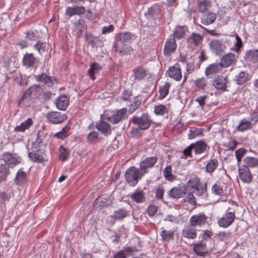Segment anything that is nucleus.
Instances as JSON below:
<instances>
[{
    "instance_id": "32",
    "label": "nucleus",
    "mask_w": 258,
    "mask_h": 258,
    "mask_svg": "<svg viewBox=\"0 0 258 258\" xmlns=\"http://www.w3.org/2000/svg\"><path fill=\"white\" fill-rule=\"evenodd\" d=\"M199 10L202 13L206 12L211 7L210 0H199L198 3Z\"/></svg>"
},
{
    "instance_id": "29",
    "label": "nucleus",
    "mask_w": 258,
    "mask_h": 258,
    "mask_svg": "<svg viewBox=\"0 0 258 258\" xmlns=\"http://www.w3.org/2000/svg\"><path fill=\"white\" fill-rule=\"evenodd\" d=\"M33 121L31 118H29L24 122H22L20 125H17L14 130L16 132H23L26 130L28 129L32 124Z\"/></svg>"
},
{
    "instance_id": "64",
    "label": "nucleus",
    "mask_w": 258,
    "mask_h": 258,
    "mask_svg": "<svg viewBox=\"0 0 258 258\" xmlns=\"http://www.w3.org/2000/svg\"><path fill=\"white\" fill-rule=\"evenodd\" d=\"M207 98V96L206 95L199 96L195 99V101L197 102L201 107H203L205 105V101Z\"/></svg>"
},
{
    "instance_id": "3",
    "label": "nucleus",
    "mask_w": 258,
    "mask_h": 258,
    "mask_svg": "<svg viewBox=\"0 0 258 258\" xmlns=\"http://www.w3.org/2000/svg\"><path fill=\"white\" fill-rule=\"evenodd\" d=\"M132 121L137 125L140 130H142L148 129L151 123V120L148 115L145 113H143L140 117H133Z\"/></svg>"
},
{
    "instance_id": "2",
    "label": "nucleus",
    "mask_w": 258,
    "mask_h": 258,
    "mask_svg": "<svg viewBox=\"0 0 258 258\" xmlns=\"http://www.w3.org/2000/svg\"><path fill=\"white\" fill-rule=\"evenodd\" d=\"M39 88L37 86L30 87L23 94L18 102L21 107H26L30 105L32 102L33 96L36 95Z\"/></svg>"
},
{
    "instance_id": "56",
    "label": "nucleus",
    "mask_w": 258,
    "mask_h": 258,
    "mask_svg": "<svg viewBox=\"0 0 258 258\" xmlns=\"http://www.w3.org/2000/svg\"><path fill=\"white\" fill-rule=\"evenodd\" d=\"M141 101L137 97L134 98V101L131 104L129 108V111L133 113L140 105Z\"/></svg>"
},
{
    "instance_id": "43",
    "label": "nucleus",
    "mask_w": 258,
    "mask_h": 258,
    "mask_svg": "<svg viewBox=\"0 0 258 258\" xmlns=\"http://www.w3.org/2000/svg\"><path fill=\"white\" fill-rule=\"evenodd\" d=\"M9 165L7 164H2L0 167V180H4L9 174Z\"/></svg>"
},
{
    "instance_id": "49",
    "label": "nucleus",
    "mask_w": 258,
    "mask_h": 258,
    "mask_svg": "<svg viewBox=\"0 0 258 258\" xmlns=\"http://www.w3.org/2000/svg\"><path fill=\"white\" fill-rule=\"evenodd\" d=\"M203 184V183L200 182V179L199 178L194 177L188 180L187 185L190 187L192 190L196 189Z\"/></svg>"
},
{
    "instance_id": "35",
    "label": "nucleus",
    "mask_w": 258,
    "mask_h": 258,
    "mask_svg": "<svg viewBox=\"0 0 258 258\" xmlns=\"http://www.w3.org/2000/svg\"><path fill=\"white\" fill-rule=\"evenodd\" d=\"M42 152H30L28 157L34 162L42 163L44 161V158L41 154Z\"/></svg>"
},
{
    "instance_id": "36",
    "label": "nucleus",
    "mask_w": 258,
    "mask_h": 258,
    "mask_svg": "<svg viewBox=\"0 0 258 258\" xmlns=\"http://www.w3.org/2000/svg\"><path fill=\"white\" fill-rule=\"evenodd\" d=\"M96 127L104 134H110V125L105 121L101 120L100 122L96 125Z\"/></svg>"
},
{
    "instance_id": "30",
    "label": "nucleus",
    "mask_w": 258,
    "mask_h": 258,
    "mask_svg": "<svg viewBox=\"0 0 258 258\" xmlns=\"http://www.w3.org/2000/svg\"><path fill=\"white\" fill-rule=\"evenodd\" d=\"M248 78V73L244 71H241L235 76L234 81L236 84L242 85L247 81Z\"/></svg>"
},
{
    "instance_id": "9",
    "label": "nucleus",
    "mask_w": 258,
    "mask_h": 258,
    "mask_svg": "<svg viewBox=\"0 0 258 258\" xmlns=\"http://www.w3.org/2000/svg\"><path fill=\"white\" fill-rule=\"evenodd\" d=\"M222 69L219 63H212L206 68L205 74L208 78H212L215 75L220 73Z\"/></svg>"
},
{
    "instance_id": "31",
    "label": "nucleus",
    "mask_w": 258,
    "mask_h": 258,
    "mask_svg": "<svg viewBox=\"0 0 258 258\" xmlns=\"http://www.w3.org/2000/svg\"><path fill=\"white\" fill-rule=\"evenodd\" d=\"M187 28L186 26H176L174 31V37L177 39H180L184 37Z\"/></svg>"
},
{
    "instance_id": "10",
    "label": "nucleus",
    "mask_w": 258,
    "mask_h": 258,
    "mask_svg": "<svg viewBox=\"0 0 258 258\" xmlns=\"http://www.w3.org/2000/svg\"><path fill=\"white\" fill-rule=\"evenodd\" d=\"M209 46L212 50L217 55L224 52L226 48V45L223 44L220 41L216 39L210 41Z\"/></svg>"
},
{
    "instance_id": "1",
    "label": "nucleus",
    "mask_w": 258,
    "mask_h": 258,
    "mask_svg": "<svg viewBox=\"0 0 258 258\" xmlns=\"http://www.w3.org/2000/svg\"><path fill=\"white\" fill-rule=\"evenodd\" d=\"M144 175L140 168L134 166L128 168L125 173V178L127 182L131 186H135L139 179Z\"/></svg>"
},
{
    "instance_id": "20",
    "label": "nucleus",
    "mask_w": 258,
    "mask_h": 258,
    "mask_svg": "<svg viewBox=\"0 0 258 258\" xmlns=\"http://www.w3.org/2000/svg\"><path fill=\"white\" fill-rule=\"evenodd\" d=\"M194 251L198 255L203 256L207 253L206 243L203 241H199L193 245Z\"/></svg>"
},
{
    "instance_id": "39",
    "label": "nucleus",
    "mask_w": 258,
    "mask_h": 258,
    "mask_svg": "<svg viewBox=\"0 0 258 258\" xmlns=\"http://www.w3.org/2000/svg\"><path fill=\"white\" fill-rule=\"evenodd\" d=\"M244 166L247 168H253L258 166V159L253 157H247L244 159Z\"/></svg>"
},
{
    "instance_id": "51",
    "label": "nucleus",
    "mask_w": 258,
    "mask_h": 258,
    "mask_svg": "<svg viewBox=\"0 0 258 258\" xmlns=\"http://www.w3.org/2000/svg\"><path fill=\"white\" fill-rule=\"evenodd\" d=\"M192 192H187L186 193L185 197L183 199L185 202H187L191 205H195L196 204V201L195 197Z\"/></svg>"
},
{
    "instance_id": "11",
    "label": "nucleus",
    "mask_w": 258,
    "mask_h": 258,
    "mask_svg": "<svg viewBox=\"0 0 258 258\" xmlns=\"http://www.w3.org/2000/svg\"><path fill=\"white\" fill-rule=\"evenodd\" d=\"M185 194L186 188L183 186L173 187L168 192L169 197L173 199L181 198Z\"/></svg>"
},
{
    "instance_id": "58",
    "label": "nucleus",
    "mask_w": 258,
    "mask_h": 258,
    "mask_svg": "<svg viewBox=\"0 0 258 258\" xmlns=\"http://www.w3.org/2000/svg\"><path fill=\"white\" fill-rule=\"evenodd\" d=\"M231 236L230 233L228 232H220L217 234V238L221 241L227 240Z\"/></svg>"
},
{
    "instance_id": "19",
    "label": "nucleus",
    "mask_w": 258,
    "mask_h": 258,
    "mask_svg": "<svg viewBox=\"0 0 258 258\" xmlns=\"http://www.w3.org/2000/svg\"><path fill=\"white\" fill-rule=\"evenodd\" d=\"M44 133L39 131L37 134L38 141L34 143L32 145V152H42L43 150L44 145L42 144L41 140L39 141L40 137H45Z\"/></svg>"
},
{
    "instance_id": "59",
    "label": "nucleus",
    "mask_w": 258,
    "mask_h": 258,
    "mask_svg": "<svg viewBox=\"0 0 258 258\" xmlns=\"http://www.w3.org/2000/svg\"><path fill=\"white\" fill-rule=\"evenodd\" d=\"M60 159L61 161L66 160L69 156L68 150L62 146H60L59 148Z\"/></svg>"
},
{
    "instance_id": "60",
    "label": "nucleus",
    "mask_w": 258,
    "mask_h": 258,
    "mask_svg": "<svg viewBox=\"0 0 258 258\" xmlns=\"http://www.w3.org/2000/svg\"><path fill=\"white\" fill-rule=\"evenodd\" d=\"M196 86L200 89H204L207 85V81L204 78L199 79L195 81Z\"/></svg>"
},
{
    "instance_id": "61",
    "label": "nucleus",
    "mask_w": 258,
    "mask_h": 258,
    "mask_svg": "<svg viewBox=\"0 0 258 258\" xmlns=\"http://www.w3.org/2000/svg\"><path fill=\"white\" fill-rule=\"evenodd\" d=\"M121 250L122 251H123V253L124 255L125 256V257L126 258L127 257L132 255V254L136 250V249L134 247L131 248L130 247H126Z\"/></svg>"
},
{
    "instance_id": "13",
    "label": "nucleus",
    "mask_w": 258,
    "mask_h": 258,
    "mask_svg": "<svg viewBox=\"0 0 258 258\" xmlns=\"http://www.w3.org/2000/svg\"><path fill=\"white\" fill-rule=\"evenodd\" d=\"M176 47L177 45L174 38L168 39L165 44L164 53L167 55H170L175 51Z\"/></svg>"
},
{
    "instance_id": "7",
    "label": "nucleus",
    "mask_w": 258,
    "mask_h": 258,
    "mask_svg": "<svg viewBox=\"0 0 258 258\" xmlns=\"http://www.w3.org/2000/svg\"><path fill=\"white\" fill-rule=\"evenodd\" d=\"M157 161V157L156 156H152L146 157L145 159L142 160L140 163V169L145 174L148 172V169L152 168Z\"/></svg>"
},
{
    "instance_id": "52",
    "label": "nucleus",
    "mask_w": 258,
    "mask_h": 258,
    "mask_svg": "<svg viewBox=\"0 0 258 258\" xmlns=\"http://www.w3.org/2000/svg\"><path fill=\"white\" fill-rule=\"evenodd\" d=\"M69 128L66 125L65 127H63L61 131L56 133L54 134V137L60 138L61 139H63L67 137L68 136Z\"/></svg>"
},
{
    "instance_id": "48",
    "label": "nucleus",
    "mask_w": 258,
    "mask_h": 258,
    "mask_svg": "<svg viewBox=\"0 0 258 258\" xmlns=\"http://www.w3.org/2000/svg\"><path fill=\"white\" fill-rule=\"evenodd\" d=\"M170 87V84L168 82H166L165 84L161 86L159 89V98L162 99L164 98L168 94L169 89Z\"/></svg>"
},
{
    "instance_id": "17",
    "label": "nucleus",
    "mask_w": 258,
    "mask_h": 258,
    "mask_svg": "<svg viewBox=\"0 0 258 258\" xmlns=\"http://www.w3.org/2000/svg\"><path fill=\"white\" fill-rule=\"evenodd\" d=\"M169 77L175 81H179L182 77L181 70L178 64H176L170 67L168 70Z\"/></svg>"
},
{
    "instance_id": "42",
    "label": "nucleus",
    "mask_w": 258,
    "mask_h": 258,
    "mask_svg": "<svg viewBox=\"0 0 258 258\" xmlns=\"http://www.w3.org/2000/svg\"><path fill=\"white\" fill-rule=\"evenodd\" d=\"M218 161L216 159L211 160L206 165V171L208 173H212L217 167Z\"/></svg>"
},
{
    "instance_id": "40",
    "label": "nucleus",
    "mask_w": 258,
    "mask_h": 258,
    "mask_svg": "<svg viewBox=\"0 0 258 258\" xmlns=\"http://www.w3.org/2000/svg\"><path fill=\"white\" fill-rule=\"evenodd\" d=\"M35 61V58L33 56L32 54H26L24 56L23 58V64L27 67H30L33 66V64Z\"/></svg>"
},
{
    "instance_id": "4",
    "label": "nucleus",
    "mask_w": 258,
    "mask_h": 258,
    "mask_svg": "<svg viewBox=\"0 0 258 258\" xmlns=\"http://www.w3.org/2000/svg\"><path fill=\"white\" fill-rule=\"evenodd\" d=\"M208 217L204 213H200L191 216L189 219V224L196 227H202L208 222Z\"/></svg>"
},
{
    "instance_id": "16",
    "label": "nucleus",
    "mask_w": 258,
    "mask_h": 258,
    "mask_svg": "<svg viewBox=\"0 0 258 258\" xmlns=\"http://www.w3.org/2000/svg\"><path fill=\"white\" fill-rule=\"evenodd\" d=\"M201 17V23L205 25H209L212 24L217 18L216 14L211 12L203 13Z\"/></svg>"
},
{
    "instance_id": "45",
    "label": "nucleus",
    "mask_w": 258,
    "mask_h": 258,
    "mask_svg": "<svg viewBox=\"0 0 258 258\" xmlns=\"http://www.w3.org/2000/svg\"><path fill=\"white\" fill-rule=\"evenodd\" d=\"M161 236L163 241H168L173 239L174 237V231L173 230H166L162 229L161 232Z\"/></svg>"
},
{
    "instance_id": "24",
    "label": "nucleus",
    "mask_w": 258,
    "mask_h": 258,
    "mask_svg": "<svg viewBox=\"0 0 258 258\" xmlns=\"http://www.w3.org/2000/svg\"><path fill=\"white\" fill-rule=\"evenodd\" d=\"M69 103V100L68 98L65 95L59 96L56 102V105L57 108L61 110H65Z\"/></svg>"
},
{
    "instance_id": "5",
    "label": "nucleus",
    "mask_w": 258,
    "mask_h": 258,
    "mask_svg": "<svg viewBox=\"0 0 258 258\" xmlns=\"http://www.w3.org/2000/svg\"><path fill=\"white\" fill-rule=\"evenodd\" d=\"M126 113L127 109L126 108H122L113 114L111 116L106 117V116L104 115L103 117H101V119H107L112 123H117L127 117Z\"/></svg>"
},
{
    "instance_id": "22",
    "label": "nucleus",
    "mask_w": 258,
    "mask_h": 258,
    "mask_svg": "<svg viewBox=\"0 0 258 258\" xmlns=\"http://www.w3.org/2000/svg\"><path fill=\"white\" fill-rule=\"evenodd\" d=\"M3 159L5 162V164H7L10 166H15L20 163V161L14 155L10 153H6L3 155Z\"/></svg>"
},
{
    "instance_id": "62",
    "label": "nucleus",
    "mask_w": 258,
    "mask_h": 258,
    "mask_svg": "<svg viewBox=\"0 0 258 258\" xmlns=\"http://www.w3.org/2000/svg\"><path fill=\"white\" fill-rule=\"evenodd\" d=\"M98 134L96 132H91L87 136V140L89 142H94L97 140Z\"/></svg>"
},
{
    "instance_id": "41",
    "label": "nucleus",
    "mask_w": 258,
    "mask_h": 258,
    "mask_svg": "<svg viewBox=\"0 0 258 258\" xmlns=\"http://www.w3.org/2000/svg\"><path fill=\"white\" fill-rule=\"evenodd\" d=\"M26 180V173L22 169L19 170L15 178V182L17 184H20L24 183Z\"/></svg>"
},
{
    "instance_id": "46",
    "label": "nucleus",
    "mask_w": 258,
    "mask_h": 258,
    "mask_svg": "<svg viewBox=\"0 0 258 258\" xmlns=\"http://www.w3.org/2000/svg\"><path fill=\"white\" fill-rule=\"evenodd\" d=\"M128 215L127 211L124 209H120L115 211L113 214V217L117 220H121Z\"/></svg>"
},
{
    "instance_id": "63",
    "label": "nucleus",
    "mask_w": 258,
    "mask_h": 258,
    "mask_svg": "<svg viewBox=\"0 0 258 258\" xmlns=\"http://www.w3.org/2000/svg\"><path fill=\"white\" fill-rule=\"evenodd\" d=\"M46 44L42 42H38L35 45V48L38 50L39 53H42L45 50Z\"/></svg>"
},
{
    "instance_id": "27",
    "label": "nucleus",
    "mask_w": 258,
    "mask_h": 258,
    "mask_svg": "<svg viewBox=\"0 0 258 258\" xmlns=\"http://www.w3.org/2000/svg\"><path fill=\"white\" fill-rule=\"evenodd\" d=\"M101 70V67L99 64L94 62L91 64L88 71V74L92 80H94L96 79L95 75L97 74Z\"/></svg>"
},
{
    "instance_id": "38",
    "label": "nucleus",
    "mask_w": 258,
    "mask_h": 258,
    "mask_svg": "<svg viewBox=\"0 0 258 258\" xmlns=\"http://www.w3.org/2000/svg\"><path fill=\"white\" fill-rule=\"evenodd\" d=\"M134 37V35L130 32H124L119 34L117 39L118 42L121 44L127 42Z\"/></svg>"
},
{
    "instance_id": "26",
    "label": "nucleus",
    "mask_w": 258,
    "mask_h": 258,
    "mask_svg": "<svg viewBox=\"0 0 258 258\" xmlns=\"http://www.w3.org/2000/svg\"><path fill=\"white\" fill-rule=\"evenodd\" d=\"M131 199L137 203H142L145 201V196L143 191L136 189L130 196Z\"/></svg>"
},
{
    "instance_id": "37",
    "label": "nucleus",
    "mask_w": 258,
    "mask_h": 258,
    "mask_svg": "<svg viewBox=\"0 0 258 258\" xmlns=\"http://www.w3.org/2000/svg\"><path fill=\"white\" fill-rule=\"evenodd\" d=\"M147 74V71L141 67H138L134 70V75L135 79L138 80L144 79Z\"/></svg>"
},
{
    "instance_id": "18",
    "label": "nucleus",
    "mask_w": 258,
    "mask_h": 258,
    "mask_svg": "<svg viewBox=\"0 0 258 258\" xmlns=\"http://www.w3.org/2000/svg\"><path fill=\"white\" fill-rule=\"evenodd\" d=\"M235 56L232 53H228L223 56L219 63L222 68H227L231 65L235 61Z\"/></svg>"
},
{
    "instance_id": "6",
    "label": "nucleus",
    "mask_w": 258,
    "mask_h": 258,
    "mask_svg": "<svg viewBox=\"0 0 258 258\" xmlns=\"http://www.w3.org/2000/svg\"><path fill=\"white\" fill-rule=\"evenodd\" d=\"M235 219V215L234 212H226L218 221V224L220 227L227 228L231 225Z\"/></svg>"
},
{
    "instance_id": "12",
    "label": "nucleus",
    "mask_w": 258,
    "mask_h": 258,
    "mask_svg": "<svg viewBox=\"0 0 258 258\" xmlns=\"http://www.w3.org/2000/svg\"><path fill=\"white\" fill-rule=\"evenodd\" d=\"M47 117L49 122L55 124L59 123L66 118L64 115L56 111L49 112L47 114Z\"/></svg>"
},
{
    "instance_id": "25",
    "label": "nucleus",
    "mask_w": 258,
    "mask_h": 258,
    "mask_svg": "<svg viewBox=\"0 0 258 258\" xmlns=\"http://www.w3.org/2000/svg\"><path fill=\"white\" fill-rule=\"evenodd\" d=\"M35 78L37 81L41 82L48 87H52L54 84L51 78L45 73H43L39 75H36L35 76Z\"/></svg>"
},
{
    "instance_id": "57",
    "label": "nucleus",
    "mask_w": 258,
    "mask_h": 258,
    "mask_svg": "<svg viewBox=\"0 0 258 258\" xmlns=\"http://www.w3.org/2000/svg\"><path fill=\"white\" fill-rule=\"evenodd\" d=\"M203 132L202 129L201 128H196L194 130H190L189 133L188 135V138L189 139H192L197 137V136H200L202 135Z\"/></svg>"
},
{
    "instance_id": "33",
    "label": "nucleus",
    "mask_w": 258,
    "mask_h": 258,
    "mask_svg": "<svg viewBox=\"0 0 258 258\" xmlns=\"http://www.w3.org/2000/svg\"><path fill=\"white\" fill-rule=\"evenodd\" d=\"M115 49L116 51L123 54H131L133 51V49L126 44H122L120 45L117 44L115 46Z\"/></svg>"
},
{
    "instance_id": "34",
    "label": "nucleus",
    "mask_w": 258,
    "mask_h": 258,
    "mask_svg": "<svg viewBox=\"0 0 258 258\" xmlns=\"http://www.w3.org/2000/svg\"><path fill=\"white\" fill-rule=\"evenodd\" d=\"M202 36L199 34L192 33L188 38V41L194 46H199L202 41Z\"/></svg>"
},
{
    "instance_id": "47",
    "label": "nucleus",
    "mask_w": 258,
    "mask_h": 258,
    "mask_svg": "<svg viewBox=\"0 0 258 258\" xmlns=\"http://www.w3.org/2000/svg\"><path fill=\"white\" fill-rule=\"evenodd\" d=\"M251 122L244 119L241 120L240 124L237 126L238 131H244L251 127Z\"/></svg>"
},
{
    "instance_id": "21",
    "label": "nucleus",
    "mask_w": 258,
    "mask_h": 258,
    "mask_svg": "<svg viewBox=\"0 0 258 258\" xmlns=\"http://www.w3.org/2000/svg\"><path fill=\"white\" fill-rule=\"evenodd\" d=\"M182 235L184 237L194 239L197 237V229L195 226L189 224L183 229Z\"/></svg>"
},
{
    "instance_id": "53",
    "label": "nucleus",
    "mask_w": 258,
    "mask_h": 258,
    "mask_svg": "<svg viewBox=\"0 0 258 258\" xmlns=\"http://www.w3.org/2000/svg\"><path fill=\"white\" fill-rule=\"evenodd\" d=\"M172 168L170 165L167 166L163 170V174L165 178L171 181L173 179L174 176L171 173Z\"/></svg>"
},
{
    "instance_id": "14",
    "label": "nucleus",
    "mask_w": 258,
    "mask_h": 258,
    "mask_svg": "<svg viewBox=\"0 0 258 258\" xmlns=\"http://www.w3.org/2000/svg\"><path fill=\"white\" fill-rule=\"evenodd\" d=\"M227 80L222 76H218L213 81V85L216 89L224 91L226 90Z\"/></svg>"
},
{
    "instance_id": "50",
    "label": "nucleus",
    "mask_w": 258,
    "mask_h": 258,
    "mask_svg": "<svg viewBox=\"0 0 258 258\" xmlns=\"http://www.w3.org/2000/svg\"><path fill=\"white\" fill-rule=\"evenodd\" d=\"M192 191L196 194L198 197H201L206 194L207 191V184L204 183L197 187L196 189L192 190Z\"/></svg>"
},
{
    "instance_id": "8",
    "label": "nucleus",
    "mask_w": 258,
    "mask_h": 258,
    "mask_svg": "<svg viewBox=\"0 0 258 258\" xmlns=\"http://www.w3.org/2000/svg\"><path fill=\"white\" fill-rule=\"evenodd\" d=\"M238 173L240 179L247 183L250 182L252 180V175L251 174L249 168L246 166L242 165L239 167Z\"/></svg>"
},
{
    "instance_id": "54",
    "label": "nucleus",
    "mask_w": 258,
    "mask_h": 258,
    "mask_svg": "<svg viewBox=\"0 0 258 258\" xmlns=\"http://www.w3.org/2000/svg\"><path fill=\"white\" fill-rule=\"evenodd\" d=\"M154 112L157 115H164L168 112L166 107L163 105H159L155 107Z\"/></svg>"
},
{
    "instance_id": "44",
    "label": "nucleus",
    "mask_w": 258,
    "mask_h": 258,
    "mask_svg": "<svg viewBox=\"0 0 258 258\" xmlns=\"http://www.w3.org/2000/svg\"><path fill=\"white\" fill-rule=\"evenodd\" d=\"M206 144L201 141L198 142L195 144H194L193 148L196 154H199L203 153L206 150Z\"/></svg>"
},
{
    "instance_id": "15",
    "label": "nucleus",
    "mask_w": 258,
    "mask_h": 258,
    "mask_svg": "<svg viewBox=\"0 0 258 258\" xmlns=\"http://www.w3.org/2000/svg\"><path fill=\"white\" fill-rule=\"evenodd\" d=\"M87 29V25L85 21L82 19L77 20L74 23V32L77 36L80 37L82 32Z\"/></svg>"
},
{
    "instance_id": "28",
    "label": "nucleus",
    "mask_w": 258,
    "mask_h": 258,
    "mask_svg": "<svg viewBox=\"0 0 258 258\" xmlns=\"http://www.w3.org/2000/svg\"><path fill=\"white\" fill-rule=\"evenodd\" d=\"M244 58L246 61L257 62L258 49L247 51L245 53Z\"/></svg>"
},
{
    "instance_id": "55",
    "label": "nucleus",
    "mask_w": 258,
    "mask_h": 258,
    "mask_svg": "<svg viewBox=\"0 0 258 258\" xmlns=\"http://www.w3.org/2000/svg\"><path fill=\"white\" fill-rule=\"evenodd\" d=\"M212 192L216 195L222 196L224 195V191L223 188L219 184H215L212 188Z\"/></svg>"
},
{
    "instance_id": "23",
    "label": "nucleus",
    "mask_w": 258,
    "mask_h": 258,
    "mask_svg": "<svg viewBox=\"0 0 258 258\" xmlns=\"http://www.w3.org/2000/svg\"><path fill=\"white\" fill-rule=\"evenodd\" d=\"M85 8L83 6L69 7L66 9V14L70 17H72L73 15L83 14L85 13Z\"/></svg>"
}]
</instances>
